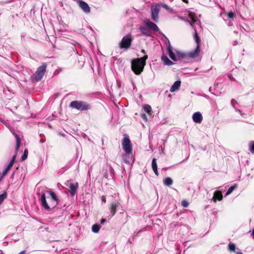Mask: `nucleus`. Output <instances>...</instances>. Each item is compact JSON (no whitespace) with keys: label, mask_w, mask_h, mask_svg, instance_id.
<instances>
[{"label":"nucleus","mask_w":254,"mask_h":254,"mask_svg":"<svg viewBox=\"0 0 254 254\" xmlns=\"http://www.w3.org/2000/svg\"><path fill=\"white\" fill-rule=\"evenodd\" d=\"M40 201L42 205L46 210H50L56 206L58 203V198L55 192L47 191L41 194Z\"/></svg>","instance_id":"obj_1"},{"label":"nucleus","mask_w":254,"mask_h":254,"mask_svg":"<svg viewBox=\"0 0 254 254\" xmlns=\"http://www.w3.org/2000/svg\"><path fill=\"white\" fill-rule=\"evenodd\" d=\"M148 56L145 55L141 58H137L131 62V69L136 74H139L144 69Z\"/></svg>","instance_id":"obj_2"},{"label":"nucleus","mask_w":254,"mask_h":254,"mask_svg":"<svg viewBox=\"0 0 254 254\" xmlns=\"http://www.w3.org/2000/svg\"><path fill=\"white\" fill-rule=\"evenodd\" d=\"M168 54L170 58L174 61H177L182 59H185L186 57L185 53L179 51H175L174 52L173 48L170 44L167 47Z\"/></svg>","instance_id":"obj_3"},{"label":"nucleus","mask_w":254,"mask_h":254,"mask_svg":"<svg viewBox=\"0 0 254 254\" xmlns=\"http://www.w3.org/2000/svg\"><path fill=\"white\" fill-rule=\"evenodd\" d=\"M194 40L195 41V42L196 43V49L192 51H190L188 53H185L186 55V58H194L197 57L200 52V49H199V43L200 42V40L199 38L198 37V35H197V33L196 32H195L194 34Z\"/></svg>","instance_id":"obj_4"},{"label":"nucleus","mask_w":254,"mask_h":254,"mask_svg":"<svg viewBox=\"0 0 254 254\" xmlns=\"http://www.w3.org/2000/svg\"><path fill=\"white\" fill-rule=\"evenodd\" d=\"M70 107L81 111L88 110L90 108V106L87 103L83 102L77 101H72L70 104Z\"/></svg>","instance_id":"obj_5"},{"label":"nucleus","mask_w":254,"mask_h":254,"mask_svg":"<svg viewBox=\"0 0 254 254\" xmlns=\"http://www.w3.org/2000/svg\"><path fill=\"white\" fill-rule=\"evenodd\" d=\"M131 35L129 34L125 36L120 43L121 49H127L129 48L131 43Z\"/></svg>","instance_id":"obj_6"},{"label":"nucleus","mask_w":254,"mask_h":254,"mask_svg":"<svg viewBox=\"0 0 254 254\" xmlns=\"http://www.w3.org/2000/svg\"><path fill=\"white\" fill-rule=\"evenodd\" d=\"M122 146L125 153H132V146L128 136H125L124 137Z\"/></svg>","instance_id":"obj_7"},{"label":"nucleus","mask_w":254,"mask_h":254,"mask_svg":"<svg viewBox=\"0 0 254 254\" xmlns=\"http://www.w3.org/2000/svg\"><path fill=\"white\" fill-rule=\"evenodd\" d=\"M46 65L45 64H42L37 68L35 75V80L36 81H39L42 78L46 71Z\"/></svg>","instance_id":"obj_8"},{"label":"nucleus","mask_w":254,"mask_h":254,"mask_svg":"<svg viewBox=\"0 0 254 254\" xmlns=\"http://www.w3.org/2000/svg\"><path fill=\"white\" fill-rule=\"evenodd\" d=\"M160 7L159 5H156L151 7V17L155 22H157L159 19V12Z\"/></svg>","instance_id":"obj_9"},{"label":"nucleus","mask_w":254,"mask_h":254,"mask_svg":"<svg viewBox=\"0 0 254 254\" xmlns=\"http://www.w3.org/2000/svg\"><path fill=\"white\" fill-rule=\"evenodd\" d=\"M144 23L149 30H151L154 31H158L159 30V29L157 25L151 21V20L149 19H145Z\"/></svg>","instance_id":"obj_10"},{"label":"nucleus","mask_w":254,"mask_h":254,"mask_svg":"<svg viewBox=\"0 0 254 254\" xmlns=\"http://www.w3.org/2000/svg\"><path fill=\"white\" fill-rule=\"evenodd\" d=\"M189 17L190 19L188 20L191 26L194 29L195 27V23L198 24L197 18L195 16V14L192 12H189Z\"/></svg>","instance_id":"obj_11"},{"label":"nucleus","mask_w":254,"mask_h":254,"mask_svg":"<svg viewBox=\"0 0 254 254\" xmlns=\"http://www.w3.org/2000/svg\"><path fill=\"white\" fill-rule=\"evenodd\" d=\"M193 121L197 124L201 123L203 117L201 114L199 112H195L192 116Z\"/></svg>","instance_id":"obj_12"},{"label":"nucleus","mask_w":254,"mask_h":254,"mask_svg":"<svg viewBox=\"0 0 254 254\" xmlns=\"http://www.w3.org/2000/svg\"><path fill=\"white\" fill-rule=\"evenodd\" d=\"M228 250L230 252L235 253L236 254H243L239 249L236 248L235 244L232 242L228 244Z\"/></svg>","instance_id":"obj_13"},{"label":"nucleus","mask_w":254,"mask_h":254,"mask_svg":"<svg viewBox=\"0 0 254 254\" xmlns=\"http://www.w3.org/2000/svg\"><path fill=\"white\" fill-rule=\"evenodd\" d=\"M15 156L14 155V156H13V157L11 159V160L10 162H9V163L8 164V165L6 166L5 169L3 171V172H2V176H5L7 173V172L10 170V169L11 168V167L13 165V164H14V161H15Z\"/></svg>","instance_id":"obj_14"},{"label":"nucleus","mask_w":254,"mask_h":254,"mask_svg":"<svg viewBox=\"0 0 254 254\" xmlns=\"http://www.w3.org/2000/svg\"><path fill=\"white\" fill-rule=\"evenodd\" d=\"M222 198L223 195L221 191L218 190L214 192L212 200L216 202L217 200L220 201Z\"/></svg>","instance_id":"obj_15"},{"label":"nucleus","mask_w":254,"mask_h":254,"mask_svg":"<svg viewBox=\"0 0 254 254\" xmlns=\"http://www.w3.org/2000/svg\"><path fill=\"white\" fill-rule=\"evenodd\" d=\"M119 204V202H114L111 203L110 209L112 217L116 214L117 212V208L118 207Z\"/></svg>","instance_id":"obj_16"},{"label":"nucleus","mask_w":254,"mask_h":254,"mask_svg":"<svg viewBox=\"0 0 254 254\" xmlns=\"http://www.w3.org/2000/svg\"><path fill=\"white\" fill-rule=\"evenodd\" d=\"M181 84V81L180 80H177L174 82V83L172 85L170 89V91L171 92H174L177 90H178L180 87Z\"/></svg>","instance_id":"obj_17"},{"label":"nucleus","mask_w":254,"mask_h":254,"mask_svg":"<svg viewBox=\"0 0 254 254\" xmlns=\"http://www.w3.org/2000/svg\"><path fill=\"white\" fill-rule=\"evenodd\" d=\"M132 153H125V154L123 155V159L126 163L129 164L132 158Z\"/></svg>","instance_id":"obj_18"},{"label":"nucleus","mask_w":254,"mask_h":254,"mask_svg":"<svg viewBox=\"0 0 254 254\" xmlns=\"http://www.w3.org/2000/svg\"><path fill=\"white\" fill-rule=\"evenodd\" d=\"M139 30L141 33L145 36H150L151 35V32L150 30L148 28V27H145L144 26H140L139 27Z\"/></svg>","instance_id":"obj_19"},{"label":"nucleus","mask_w":254,"mask_h":254,"mask_svg":"<svg viewBox=\"0 0 254 254\" xmlns=\"http://www.w3.org/2000/svg\"><path fill=\"white\" fill-rule=\"evenodd\" d=\"M161 60L165 65H171L173 64V63L165 55H162L161 57Z\"/></svg>","instance_id":"obj_20"},{"label":"nucleus","mask_w":254,"mask_h":254,"mask_svg":"<svg viewBox=\"0 0 254 254\" xmlns=\"http://www.w3.org/2000/svg\"><path fill=\"white\" fill-rule=\"evenodd\" d=\"M69 187L70 190L71 195H74L75 194L76 190L78 188V184L76 183L75 184H74L73 183H71L69 184Z\"/></svg>","instance_id":"obj_21"},{"label":"nucleus","mask_w":254,"mask_h":254,"mask_svg":"<svg viewBox=\"0 0 254 254\" xmlns=\"http://www.w3.org/2000/svg\"><path fill=\"white\" fill-rule=\"evenodd\" d=\"M152 168L155 174L158 176V171L157 169V164L156 162V159L155 158H153L152 161Z\"/></svg>","instance_id":"obj_22"},{"label":"nucleus","mask_w":254,"mask_h":254,"mask_svg":"<svg viewBox=\"0 0 254 254\" xmlns=\"http://www.w3.org/2000/svg\"><path fill=\"white\" fill-rule=\"evenodd\" d=\"M161 6L165 9L166 10H167L169 13L172 14H174L176 13V11L174 10L173 8L169 6L167 4L165 3L161 4Z\"/></svg>","instance_id":"obj_23"},{"label":"nucleus","mask_w":254,"mask_h":254,"mask_svg":"<svg viewBox=\"0 0 254 254\" xmlns=\"http://www.w3.org/2000/svg\"><path fill=\"white\" fill-rule=\"evenodd\" d=\"M163 183L165 186H170L173 184V180L170 177H167L163 180Z\"/></svg>","instance_id":"obj_24"},{"label":"nucleus","mask_w":254,"mask_h":254,"mask_svg":"<svg viewBox=\"0 0 254 254\" xmlns=\"http://www.w3.org/2000/svg\"><path fill=\"white\" fill-rule=\"evenodd\" d=\"M143 109L144 111L148 114H151L152 108L150 105L147 104L144 105L143 107Z\"/></svg>","instance_id":"obj_25"},{"label":"nucleus","mask_w":254,"mask_h":254,"mask_svg":"<svg viewBox=\"0 0 254 254\" xmlns=\"http://www.w3.org/2000/svg\"><path fill=\"white\" fill-rule=\"evenodd\" d=\"M101 229V226L97 224H94L92 227V231L93 233H98L100 229Z\"/></svg>","instance_id":"obj_26"},{"label":"nucleus","mask_w":254,"mask_h":254,"mask_svg":"<svg viewBox=\"0 0 254 254\" xmlns=\"http://www.w3.org/2000/svg\"><path fill=\"white\" fill-rule=\"evenodd\" d=\"M15 138H16V150H17L20 145V139L18 136V135L16 133L13 134Z\"/></svg>","instance_id":"obj_27"},{"label":"nucleus","mask_w":254,"mask_h":254,"mask_svg":"<svg viewBox=\"0 0 254 254\" xmlns=\"http://www.w3.org/2000/svg\"><path fill=\"white\" fill-rule=\"evenodd\" d=\"M237 188V186L236 185H234L233 186H231L229 189L228 190H227V191L226 192V194H225V196H227L228 195H229L230 194H231L233 191Z\"/></svg>","instance_id":"obj_28"},{"label":"nucleus","mask_w":254,"mask_h":254,"mask_svg":"<svg viewBox=\"0 0 254 254\" xmlns=\"http://www.w3.org/2000/svg\"><path fill=\"white\" fill-rule=\"evenodd\" d=\"M6 193L4 192L1 194H0V204L2 203L4 200L6 198Z\"/></svg>","instance_id":"obj_29"},{"label":"nucleus","mask_w":254,"mask_h":254,"mask_svg":"<svg viewBox=\"0 0 254 254\" xmlns=\"http://www.w3.org/2000/svg\"><path fill=\"white\" fill-rule=\"evenodd\" d=\"M249 149L251 152L254 154V141L251 142L249 143Z\"/></svg>","instance_id":"obj_30"},{"label":"nucleus","mask_w":254,"mask_h":254,"mask_svg":"<svg viewBox=\"0 0 254 254\" xmlns=\"http://www.w3.org/2000/svg\"><path fill=\"white\" fill-rule=\"evenodd\" d=\"M27 155H28V150L27 149H25L24 151V153L21 157L22 160H25L27 157Z\"/></svg>","instance_id":"obj_31"},{"label":"nucleus","mask_w":254,"mask_h":254,"mask_svg":"<svg viewBox=\"0 0 254 254\" xmlns=\"http://www.w3.org/2000/svg\"><path fill=\"white\" fill-rule=\"evenodd\" d=\"M141 118L145 122H147L148 119L145 113H142L140 115Z\"/></svg>","instance_id":"obj_32"},{"label":"nucleus","mask_w":254,"mask_h":254,"mask_svg":"<svg viewBox=\"0 0 254 254\" xmlns=\"http://www.w3.org/2000/svg\"><path fill=\"white\" fill-rule=\"evenodd\" d=\"M189 203L186 200H183L182 201V205L185 207H187L189 206Z\"/></svg>","instance_id":"obj_33"},{"label":"nucleus","mask_w":254,"mask_h":254,"mask_svg":"<svg viewBox=\"0 0 254 254\" xmlns=\"http://www.w3.org/2000/svg\"><path fill=\"white\" fill-rule=\"evenodd\" d=\"M228 16L229 17V18H234L235 16V14L234 12H230L228 13Z\"/></svg>","instance_id":"obj_34"},{"label":"nucleus","mask_w":254,"mask_h":254,"mask_svg":"<svg viewBox=\"0 0 254 254\" xmlns=\"http://www.w3.org/2000/svg\"><path fill=\"white\" fill-rule=\"evenodd\" d=\"M102 198V201L103 202H106V197H105V196H104V195H103V196H102V198Z\"/></svg>","instance_id":"obj_35"},{"label":"nucleus","mask_w":254,"mask_h":254,"mask_svg":"<svg viewBox=\"0 0 254 254\" xmlns=\"http://www.w3.org/2000/svg\"><path fill=\"white\" fill-rule=\"evenodd\" d=\"M106 222V220L104 219H102L101 220L100 222L101 224H104Z\"/></svg>","instance_id":"obj_36"},{"label":"nucleus","mask_w":254,"mask_h":254,"mask_svg":"<svg viewBox=\"0 0 254 254\" xmlns=\"http://www.w3.org/2000/svg\"><path fill=\"white\" fill-rule=\"evenodd\" d=\"M252 235L253 237V238L254 239V228L253 229V230L252 231Z\"/></svg>","instance_id":"obj_37"},{"label":"nucleus","mask_w":254,"mask_h":254,"mask_svg":"<svg viewBox=\"0 0 254 254\" xmlns=\"http://www.w3.org/2000/svg\"><path fill=\"white\" fill-rule=\"evenodd\" d=\"M25 251H23L21 252L20 253H19L18 254H25Z\"/></svg>","instance_id":"obj_38"},{"label":"nucleus","mask_w":254,"mask_h":254,"mask_svg":"<svg viewBox=\"0 0 254 254\" xmlns=\"http://www.w3.org/2000/svg\"><path fill=\"white\" fill-rule=\"evenodd\" d=\"M182 1L185 3H188V0H182Z\"/></svg>","instance_id":"obj_39"},{"label":"nucleus","mask_w":254,"mask_h":254,"mask_svg":"<svg viewBox=\"0 0 254 254\" xmlns=\"http://www.w3.org/2000/svg\"><path fill=\"white\" fill-rule=\"evenodd\" d=\"M141 52L144 53V54H145V51L144 50H142Z\"/></svg>","instance_id":"obj_40"},{"label":"nucleus","mask_w":254,"mask_h":254,"mask_svg":"<svg viewBox=\"0 0 254 254\" xmlns=\"http://www.w3.org/2000/svg\"><path fill=\"white\" fill-rule=\"evenodd\" d=\"M180 18L181 19H182V20H185V19H184V17H180Z\"/></svg>","instance_id":"obj_41"},{"label":"nucleus","mask_w":254,"mask_h":254,"mask_svg":"<svg viewBox=\"0 0 254 254\" xmlns=\"http://www.w3.org/2000/svg\"><path fill=\"white\" fill-rule=\"evenodd\" d=\"M1 177H0V181H1Z\"/></svg>","instance_id":"obj_42"}]
</instances>
